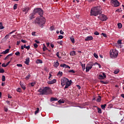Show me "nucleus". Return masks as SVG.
<instances>
[{
  "label": "nucleus",
  "instance_id": "obj_1",
  "mask_svg": "<svg viewBox=\"0 0 124 124\" xmlns=\"http://www.w3.org/2000/svg\"><path fill=\"white\" fill-rule=\"evenodd\" d=\"M38 92L40 93L41 95H47V94H50L52 93V90L50 87H46L43 88H40L38 90Z\"/></svg>",
  "mask_w": 124,
  "mask_h": 124
},
{
  "label": "nucleus",
  "instance_id": "obj_2",
  "mask_svg": "<svg viewBox=\"0 0 124 124\" xmlns=\"http://www.w3.org/2000/svg\"><path fill=\"white\" fill-rule=\"evenodd\" d=\"M102 12L100 10V7L96 6L92 8L91 10L90 14L91 16H97L100 15Z\"/></svg>",
  "mask_w": 124,
  "mask_h": 124
},
{
  "label": "nucleus",
  "instance_id": "obj_3",
  "mask_svg": "<svg viewBox=\"0 0 124 124\" xmlns=\"http://www.w3.org/2000/svg\"><path fill=\"white\" fill-rule=\"evenodd\" d=\"M46 22V19L42 16L40 17H37L34 20L33 23L35 24V25H38L39 27L42 28L43 25L45 24Z\"/></svg>",
  "mask_w": 124,
  "mask_h": 124
},
{
  "label": "nucleus",
  "instance_id": "obj_4",
  "mask_svg": "<svg viewBox=\"0 0 124 124\" xmlns=\"http://www.w3.org/2000/svg\"><path fill=\"white\" fill-rule=\"evenodd\" d=\"M109 54L110 58L114 59V58H117V57H118L119 52L116 49H112V50L110 51Z\"/></svg>",
  "mask_w": 124,
  "mask_h": 124
},
{
  "label": "nucleus",
  "instance_id": "obj_5",
  "mask_svg": "<svg viewBox=\"0 0 124 124\" xmlns=\"http://www.w3.org/2000/svg\"><path fill=\"white\" fill-rule=\"evenodd\" d=\"M33 13H38L40 15V16H42L43 15V10L41 8H35L33 10Z\"/></svg>",
  "mask_w": 124,
  "mask_h": 124
},
{
  "label": "nucleus",
  "instance_id": "obj_6",
  "mask_svg": "<svg viewBox=\"0 0 124 124\" xmlns=\"http://www.w3.org/2000/svg\"><path fill=\"white\" fill-rule=\"evenodd\" d=\"M110 2L115 7H118L120 5V2H119L118 0H111Z\"/></svg>",
  "mask_w": 124,
  "mask_h": 124
},
{
  "label": "nucleus",
  "instance_id": "obj_7",
  "mask_svg": "<svg viewBox=\"0 0 124 124\" xmlns=\"http://www.w3.org/2000/svg\"><path fill=\"white\" fill-rule=\"evenodd\" d=\"M68 81V78H63L61 79V85L62 87H64V86H65Z\"/></svg>",
  "mask_w": 124,
  "mask_h": 124
},
{
  "label": "nucleus",
  "instance_id": "obj_8",
  "mask_svg": "<svg viewBox=\"0 0 124 124\" xmlns=\"http://www.w3.org/2000/svg\"><path fill=\"white\" fill-rule=\"evenodd\" d=\"M99 18H100V20L103 21H105L107 20V19H108V18H107V16L103 14L100 15L99 16Z\"/></svg>",
  "mask_w": 124,
  "mask_h": 124
},
{
  "label": "nucleus",
  "instance_id": "obj_9",
  "mask_svg": "<svg viewBox=\"0 0 124 124\" xmlns=\"http://www.w3.org/2000/svg\"><path fill=\"white\" fill-rule=\"evenodd\" d=\"M104 78H106V75L104 73H103V76L101 74L98 76V79H99V80H103Z\"/></svg>",
  "mask_w": 124,
  "mask_h": 124
},
{
  "label": "nucleus",
  "instance_id": "obj_10",
  "mask_svg": "<svg viewBox=\"0 0 124 124\" xmlns=\"http://www.w3.org/2000/svg\"><path fill=\"white\" fill-rule=\"evenodd\" d=\"M65 85L64 90H65V89H67L68 87H70V85H71V80L69 81V80L68 79V81L66 82Z\"/></svg>",
  "mask_w": 124,
  "mask_h": 124
},
{
  "label": "nucleus",
  "instance_id": "obj_11",
  "mask_svg": "<svg viewBox=\"0 0 124 124\" xmlns=\"http://www.w3.org/2000/svg\"><path fill=\"white\" fill-rule=\"evenodd\" d=\"M35 16V13L33 12L31 14L29 15V18H30V20H32V19H34L35 17L34 16Z\"/></svg>",
  "mask_w": 124,
  "mask_h": 124
},
{
  "label": "nucleus",
  "instance_id": "obj_12",
  "mask_svg": "<svg viewBox=\"0 0 124 124\" xmlns=\"http://www.w3.org/2000/svg\"><path fill=\"white\" fill-rule=\"evenodd\" d=\"M56 82H57V79H54L52 80L48 81L47 84H48V85H52L53 84H55V83H56Z\"/></svg>",
  "mask_w": 124,
  "mask_h": 124
},
{
  "label": "nucleus",
  "instance_id": "obj_13",
  "mask_svg": "<svg viewBox=\"0 0 124 124\" xmlns=\"http://www.w3.org/2000/svg\"><path fill=\"white\" fill-rule=\"evenodd\" d=\"M93 37L92 36H89L85 38V41H89L90 40H93Z\"/></svg>",
  "mask_w": 124,
  "mask_h": 124
},
{
  "label": "nucleus",
  "instance_id": "obj_14",
  "mask_svg": "<svg viewBox=\"0 0 124 124\" xmlns=\"http://www.w3.org/2000/svg\"><path fill=\"white\" fill-rule=\"evenodd\" d=\"M93 62H90L87 63L86 66H88L89 67H91V68H93Z\"/></svg>",
  "mask_w": 124,
  "mask_h": 124
},
{
  "label": "nucleus",
  "instance_id": "obj_15",
  "mask_svg": "<svg viewBox=\"0 0 124 124\" xmlns=\"http://www.w3.org/2000/svg\"><path fill=\"white\" fill-rule=\"evenodd\" d=\"M9 51H10V49L8 48L7 49H6L5 51H3L1 54H2L3 55H5L6 54H8V53H9Z\"/></svg>",
  "mask_w": 124,
  "mask_h": 124
},
{
  "label": "nucleus",
  "instance_id": "obj_16",
  "mask_svg": "<svg viewBox=\"0 0 124 124\" xmlns=\"http://www.w3.org/2000/svg\"><path fill=\"white\" fill-rule=\"evenodd\" d=\"M24 62L25 64L29 65V63H30V58H27Z\"/></svg>",
  "mask_w": 124,
  "mask_h": 124
},
{
  "label": "nucleus",
  "instance_id": "obj_17",
  "mask_svg": "<svg viewBox=\"0 0 124 124\" xmlns=\"http://www.w3.org/2000/svg\"><path fill=\"white\" fill-rule=\"evenodd\" d=\"M58 98H56V97H51L50 98V101H51V102H53V101H58Z\"/></svg>",
  "mask_w": 124,
  "mask_h": 124
},
{
  "label": "nucleus",
  "instance_id": "obj_18",
  "mask_svg": "<svg viewBox=\"0 0 124 124\" xmlns=\"http://www.w3.org/2000/svg\"><path fill=\"white\" fill-rule=\"evenodd\" d=\"M20 85L22 89H23V90H24V91H25V90H26V86H25V85H24L23 84V83H22L21 82H20Z\"/></svg>",
  "mask_w": 124,
  "mask_h": 124
},
{
  "label": "nucleus",
  "instance_id": "obj_19",
  "mask_svg": "<svg viewBox=\"0 0 124 124\" xmlns=\"http://www.w3.org/2000/svg\"><path fill=\"white\" fill-rule=\"evenodd\" d=\"M13 56V53L10 54L8 55L4 59V60L6 61V60H7L9 58V57H12Z\"/></svg>",
  "mask_w": 124,
  "mask_h": 124
},
{
  "label": "nucleus",
  "instance_id": "obj_20",
  "mask_svg": "<svg viewBox=\"0 0 124 124\" xmlns=\"http://www.w3.org/2000/svg\"><path fill=\"white\" fill-rule=\"evenodd\" d=\"M91 69H92V68H91L88 66H86V72H89V71H90V70H91Z\"/></svg>",
  "mask_w": 124,
  "mask_h": 124
},
{
  "label": "nucleus",
  "instance_id": "obj_21",
  "mask_svg": "<svg viewBox=\"0 0 124 124\" xmlns=\"http://www.w3.org/2000/svg\"><path fill=\"white\" fill-rule=\"evenodd\" d=\"M76 55V52L75 51H73L70 53V56H75Z\"/></svg>",
  "mask_w": 124,
  "mask_h": 124
},
{
  "label": "nucleus",
  "instance_id": "obj_22",
  "mask_svg": "<svg viewBox=\"0 0 124 124\" xmlns=\"http://www.w3.org/2000/svg\"><path fill=\"white\" fill-rule=\"evenodd\" d=\"M59 64H60V63H59V62H54V67H58V66H59Z\"/></svg>",
  "mask_w": 124,
  "mask_h": 124
},
{
  "label": "nucleus",
  "instance_id": "obj_23",
  "mask_svg": "<svg viewBox=\"0 0 124 124\" xmlns=\"http://www.w3.org/2000/svg\"><path fill=\"white\" fill-rule=\"evenodd\" d=\"M97 102H100L101 101V96H98V97L97 98L96 100Z\"/></svg>",
  "mask_w": 124,
  "mask_h": 124
},
{
  "label": "nucleus",
  "instance_id": "obj_24",
  "mask_svg": "<svg viewBox=\"0 0 124 124\" xmlns=\"http://www.w3.org/2000/svg\"><path fill=\"white\" fill-rule=\"evenodd\" d=\"M106 106H107V104H105L104 105H102L101 106V107L102 109L104 110L105 109V107H106Z\"/></svg>",
  "mask_w": 124,
  "mask_h": 124
},
{
  "label": "nucleus",
  "instance_id": "obj_25",
  "mask_svg": "<svg viewBox=\"0 0 124 124\" xmlns=\"http://www.w3.org/2000/svg\"><path fill=\"white\" fill-rule=\"evenodd\" d=\"M43 62H42V60L38 59L36 61V63H43Z\"/></svg>",
  "mask_w": 124,
  "mask_h": 124
},
{
  "label": "nucleus",
  "instance_id": "obj_26",
  "mask_svg": "<svg viewBox=\"0 0 124 124\" xmlns=\"http://www.w3.org/2000/svg\"><path fill=\"white\" fill-rule=\"evenodd\" d=\"M57 76H60V77H62V72L59 71L57 74Z\"/></svg>",
  "mask_w": 124,
  "mask_h": 124
},
{
  "label": "nucleus",
  "instance_id": "obj_27",
  "mask_svg": "<svg viewBox=\"0 0 124 124\" xmlns=\"http://www.w3.org/2000/svg\"><path fill=\"white\" fill-rule=\"evenodd\" d=\"M24 47L25 48V49H27V50H30V48H31V46H27L26 45H24Z\"/></svg>",
  "mask_w": 124,
  "mask_h": 124
},
{
  "label": "nucleus",
  "instance_id": "obj_28",
  "mask_svg": "<svg viewBox=\"0 0 124 124\" xmlns=\"http://www.w3.org/2000/svg\"><path fill=\"white\" fill-rule=\"evenodd\" d=\"M118 27L119 29H122V27H123V25H122V23H118Z\"/></svg>",
  "mask_w": 124,
  "mask_h": 124
},
{
  "label": "nucleus",
  "instance_id": "obj_29",
  "mask_svg": "<svg viewBox=\"0 0 124 124\" xmlns=\"http://www.w3.org/2000/svg\"><path fill=\"white\" fill-rule=\"evenodd\" d=\"M4 29V27L2 26V23L0 22V30H3Z\"/></svg>",
  "mask_w": 124,
  "mask_h": 124
},
{
  "label": "nucleus",
  "instance_id": "obj_30",
  "mask_svg": "<svg viewBox=\"0 0 124 124\" xmlns=\"http://www.w3.org/2000/svg\"><path fill=\"white\" fill-rule=\"evenodd\" d=\"M29 10H30V7H25V14H27V13H28V12H29Z\"/></svg>",
  "mask_w": 124,
  "mask_h": 124
},
{
  "label": "nucleus",
  "instance_id": "obj_31",
  "mask_svg": "<svg viewBox=\"0 0 124 124\" xmlns=\"http://www.w3.org/2000/svg\"><path fill=\"white\" fill-rule=\"evenodd\" d=\"M43 50L44 52H45L46 50H48V48H47V47L45 45H44V47L43 48Z\"/></svg>",
  "mask_w": 124,
  "mask_h": 124
},
{
  "label": "nucleus",
  "instance_id": "obj_32",
  "mask_svg": "<svg viewBox=\"0 0 124 124\" xmlns=\"http://www.w3.org/2000/svg\"><path fill=\"white\" fill-rule=\"evenodd\" d=\"M97 110H98V113H99V114H101V113H102L101 108H97Z\"/></svg>",
  "mask_w": 124,
  "mask_h": 124
},
{
  "label": "nucleus",
  "instance_id": "obj_33",
  "mask_svg": "<svg viewBox=\"0 0 124 124\" xmlns=\"http://www.w3.org/2000/svg\"><path fill=\"white\" fill-rule=\"evenodd\" d=\"M38 112H39V108H36V110L35 111V115H36V114H38Z\"/></svg>",
  "mask_w": 124,
  "mask_h": 124
},
{
  "label": "nucleus",
  "instance_id": "obj_34",
  "mask_svg": "<svg viewBox=\"0 0 124 124\" xmlns=\"http://www.w3.org/2000/svg\"><path fill=\"white\" fill-rule=\"evenodd\" d=\"M69 73H75V71L74 70H70L68 71Z\"/></svg>",
  "mask_w": 124,
  "mask_h": 124
},
{
  "label": "nucleus",
  "instance_id": "obj_35",
  "mask_svg": "<svg viewBox=\"0 0 124 124\" xmlns=\"http://www.w3.org/2000/svg\"><path fill=\"white\" fill-rule=\"evenodd\" d=\"M16 91L18 93H22V89L20 88H18L16 89Z\"/></svg>",
  "mask_w": 124,
  "mask_h": 124
},
{
  "label": "nucleus",
  "instance_id": "obj_36",
  "mask_svg": "<svg viewBox=\"0 0 124 124\" xmlns=\"http://www.w3.org/2000/svg\"><path fill=\"white\" fill-rule=\"evenodd\" d=\"M81 66L82 67L83 70H85V69H86V66H85V64H82Z\"/></svg>",
  "mask_w": 124,
  "mask_h": 124
},
{
  "label": "nucleus",
  "instance_id": "obj_37",
  "mask_svg": "<svg viewBox=\"0 0 124 124\" xmlns=\"http://www.w3.org/2000/svg\"><path fill=\"white\" fill-rule=\"evenodd\" d=\"M70 39L72 43H75V40L74 39V38H70Z\"/></svg>",
  "mask_w": 124,
  "mask_h": 124
},
{
  "label": "nucleus",
  "instance_id": "obj_38",
  "mask_svg": "<svg viewBox=\"0 0 124 124\" xmlns=\"http://www.w3.org/2000/svg\"><path fill=\"white\" fill-rule=\"evenodd\" d=\"M0 73H4V69L0 68Z\"/></svg>",
  "mask_w": 124,
  "mask_h": 124
},
{
  "label": "nucleus",
  "instance_id": "obj_39",
  "mask_svg": "<svg viewBox=\"0 0 124 124\" xmlns=\"http://www.w3.org/2000/svg\"><path fill=\"white\" fill-rule=\"evenodd\" d=\"M93 56L96 59H98V55L96 53H94Z\"/></svg>",
  "mask_w": 124,
  "mask_h": 124
},
{
  "label": "nucleus",
  "instance_id": "obj_40",
  "mask_svg": "<svg viewBox=\"0 0 124 124\" xmlns=\"http://www.w3.org/2000/svg\"><path fill=\"white\" fill-rule=\"evenodd\" d=\"M55 30V28L54 27V26H51L50 28V31H54Z\"/></svg>",
  "mask_w": 124,
  "mask_h": 124
},
{
  "label": "nucleus",
  "instance_id": "obj_41",
  "mask_svg": "<svg viewBox=\"0 0 124 124\" xmlns=\"http://www.w3.org/2000/svg\"><path fill=\"white\" fill-rule=\"evenodd\" d=\"M58 103H64V101L60 99V100H59L58 101Z\"/></svg>",
  "mask_w": 124,
  "mask_h": 124
},
{
  "label": "nucleus",
  "instance_id": "obj_42",
  "mask_svg": "<svg viewBox=\"0 0 124 124\" xmlns=\"http://www.w3.org/2000/svg\"><path fill=\"white\" fill-rule=\"evenodd\" d=\"M2 82H4V81H5V76H2Z\"/></svg>",
  "mask_w": 124,
  "mask_h": 124
},
{
  "label": "nucleus",
  "instance_id": "obj_43",
  "mask_svg": "<svg viewBox=\"0 0 124 124\" xmlns=\"http://www.w3.org/2000/svg\"><path fill=\"white\" fill-rule=\"evenodd\" d=\"M35 82H31L30 83V85H31L32 87H34V86H35Z\"/></svg>",
  "mask_w": 124,
  "mask_h": 124
},
{
  "label": "nucleus",
  "instance_id": "obj_44",
  "mask_svg": "<svg viewBox=\"0 0 124 124\" xmlns=\"http://www.w3.org/2000/svg\"><path fill=\"white\" fill-rule=\"evenodd\" d=\"M57 43L62 46V41H58L57 42Z\"/></svg>",
  "mask_w": 124,
  "mask_h": 124
},
{
  "label": "nucleus",
  "instance_id": "obj_45",
  "mask_svg": "<svg viewBox=\"0 0 124 124\" xmlns=\"http://www.w3.org/2000/svg\"><path fill=\"white\" fill-rule=\"evenodd\" d=\"M31 77V75L29 74L26 77V80H29L30 79V78Z\"/></svg>",
  "mask_w": 124,
  "mask_h": 124
},
{
  "label": "nucleus",
  "instance_id": "obj_46",
  "mask_svg": "<svg viewBox=\"0 0 124 124\" xmlns=\"http://www.w3.org/2000/svg\"><path fill=\"white\" fill-rule=\"evenodd\" d=\"M94 34H95V35H99V32H98L97 31H96L94 32Z\"/></svg>",
  "mask_w": 124,
  "mask_h": 124
},
{
  "label": "nucleus",
  "instance_id": "obj_47",
  "mask_svg": "<svg viewBox=\"0 0 124 124\" xmlns=\"http://www.w3.org/2000/svg\"><path fill=\"white\" fill-rule=\"evenodd\" d=\"M117 43L118 44H122V40H118V41H117Z\"/></svg>",
  "mask_w": 124,
  "mask_h": 124
},
{
  "label": "nucleus",
  "instance_id": "obj_48",
  "mask_svg": "<svg viewBox=\"0 0 124 124\" xmlns=\"http://www.w3.org/2000/svg\"><path fill=\"white\" fill-rule=\"evenodd\" d=\"M33 46L35 48H37L38 47V45H37V44L36 43L34 44Z\"/></svg>",
  "mask_w": 124,
  "mask_h": 124
},
{
  "label": "nucleus",
  "instance_id": "obj_49",
  "mask_svg": "<svg viewBox=\"0 0 124 124\" xmlns=\"http://www.w3.org/2000/svg\"><path fill=\"white\" fill-rule=\"evenodd\" d=\"M63 38V36L62 35H59L58 39H62Z\"/></svg>",
  "mask_w": 124,
  "mask_h": 124
},
{
  "label": "nucleus",
  "instance_id": "obj_50",
  "mask_svg": "<svg viewBox=\"0 0 124 124\" xmlns=\"http://www.w3.org/2000/svg\"><path fill=\"white\" fill-rule=\"evenodd\" d=\"M65 65H66V64L63 63V64H61V65H60V66H61V67H65Z\"/></svg>",
  "mask_w": 124,
  "mask_h": 124
},
{
  "label": "nucleus",
  "instance_id": "obj_51",
  "mask_svg": "<svg viewBox=\"0 0 124 124\" xmlns=\"http://www.w3.org/2000/svg\"><path fill=\"white\" fill-rule=\"evenodd\" d=\"M16 65L18 67H22V66H23V65H22V64H17Z\"/></svg>",
  "mask_w": 124,
  "mask_h": 124
},
{
  "label": "nucleus",
  "instance_id": "obj_52",
  "mask_svg": "<svg viewBox=\"0 0 124 124\" xmlns=\"http://www.w3.org/2000/svg\"><path fill=\"white\" fill-rule=\"evenodd\" d=\"M14 10L17 9V4H16L14 5Z\"/></svg>",
  "mask_w": 124,
  "mask_h": 124
},
{
  "label": "nucleus",
  "instance_id": "obj_53",
  "mask_svg": "<svg viewBox=\"0 0 124 124\" xmlns=\"http://www.w3.org/2000/svg\"><path fill=\"white\" fill-rule=\"evenodd\" d=\"M15 55L16 56H19L20 55V52L19 51H17V52L15 53Z\"/></svg>",
  "mask_w": 124,
  "mask_h": 124
},
{
  "label": "nucleus",
  "instance_id": "obj_54",
  "mask_svg": "<svg viewBox=\"0 0 124 124\" xmlns=\"http://www.w3.org/2000/svg\"><path fill=\"white\" fill-rule=\"evenodd\" d=\"M119 71L118 70H115L114 71V74H118V73H119Z\"/></svg>",
  "mask_w": 124,
  "mask_h": 124
},
{
  "label": "nucleus",
  "instance_id": "obj_55",
  "mask_svg": "<svg viewBox=\"0 0 124 124\" xmlns=\"http://www.w3.org/2000/svg\"><path fill=\"white\" fill-rule=\"evenodd\" d=\"M102 35L104 36V37H107V35L106 33H102Z\"/></svg>",
  "mask_w": 124,
  "mask_h": 124
},
{
  "label": "nucleus",
  "instance_id": "obj_56",
  "mask_svg": "<svg viewBox=\"0 0 124 124\" xmlns=\"http://www.w3.org/2000/svg\"><path fill=\"white\" fill-rule=\"evenodd\" d=\"M21 42H22V43H27V41L24 40H23V39H22V40H21Z\"/></svg>",
  "mask_w": 124,
  "mask_h": 124
},
{
  "label": "nucleus",
  "instance_id": "obj_57",
  "mask_svg": "<svg viewBox=\"0 0 124 124\" xmlns=\"http://www.w3.org/2000/svg\"><path fill=\"white\" fill-rule=\"evenodd\" d=\"M4 110L5 112H7V111H8V108L5 107L4 108Z\"/></svg>",
  "mask_w": 124,
  "mask_h": 124
},
{
  "label": "nucleus",
  "instance_id": "obj_58",
  "mask_svg": "<svg viewBox=\"0 0 124 124\" xmlns=\"http://www.w3.org/2000/svg\"><path fill=\"white\" fill-rule=\"evenodd\" d=\"M6 64H5V63H3L2 64V67H6Z\"/></svg>",
  "mask_w": 124,
  "mask_h": 124
},
{
  "label": "nucleus",
  "instance_id": "obj_59",
  "mask_svg": "<svg viewBox=\"0 0 124 124\" xmlns=\"http://www.w3.org/2000/svg\"><path fill=\"white\" fill-rule=\"evenodd\" d=\"M16 31V30L13 31L12 32H10L9 34H12L14 32H15Z\"/></svg>",
  "mask_w": 124,
  "mask_h": 124
},
{
  "label": "nucleus",
  "instance_id": "obj_60",
  "mask_svg": "<svg viewBox=\"0 0 124 124\" xmlns=\"http://www.w3.org/2000/svg\"><path fill=\"white\" fill-rule=\"evenodd\" d=\"M65 68H69V69H70V67L69 66L66 65V64L65 65Z\"/></svg>",
  "mask_w": 124,
  "mask_h": 124
},
{
  "label": "nucleus",
  "instance_id": "obj_61",
  "mask_svg": "<svg viewBox=\"0 0 124 124\" xmlns=\"http://www.w3.org/2000/svg\"><path fill=\"white\" fill-rule=\"evenodd\" d=\"M122 124H124V117L121 121Z\"/></svg>",
  "mask_w": 124,
  "mask_h": 124
},
{
  "label": "nucleus",
  "instance_id": "obj_62",
  "mask_svg": "<svg viewBox=\"0 0 124 124\" xmlns=\"http://www.w3.org/2000/svg\"><path fill=\"white\" fill-rule=\"evenodd\" d=\"M35 42L36 43H37V44H39V43H40V42H39V41H37V40H35Z\"/></svg>",
  "mask_w": 124,
  "mask_h": 124
},
{
  "label": "nucleus",
  "instance_id": "obj_63",
  "mask_svg": "<svg viewBox=\"0 0 124 124\" xmlns=\"http://www.w3.org/2000/svg\"><path fill=\"white\" fill-rule=\"evenodd\" d=\"M50 46H51V48H54V44H50Z\"/></svg>",
  "mask_w": 124,
  "mask_h": 124
},
{
  "label": "nucleus",
  "instance_id": "obj_64",
  "mask_svg": "<svg viewBox=\"0 0 124 124\" xmlns=\"http://www.w3.org/2000/svg\"><path fill=\"white\" fill-rule=\"evenodd\" d=\"M60 32L61 34H63V31H62V30H61L60 31Z\"/></svg>",
  "mask_w": 124,
  "mask_h": 124
}]
</instances>
